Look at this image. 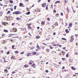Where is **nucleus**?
I'll use <instances>...</instances> for the list:
<instances>
[{
    "instance_id": "1",
    "label": "nucleus",
    "mask_w": 78,
    "mask_h": 78,
    "mask_svg": "<svg viewBox=\"0 0 78 78\" xmlns=\"http://www.w3.org/2000/svg\"><path fill=\"white\" fill-rule=\"evenodd\" d=\"M21 14V13L20 12V11H15L12 13V14L13 15L14 14L16 15H18V14Z\"/></svg>"
},
{
    "instance_id": "2",
    "label": "nucleus",
    "mask_w": 78,
    "mask_h": 78,
    "mask_svg": "<svg viewBox=\"0 0 78 78\" xmlns=\"http://www.w3.org/2000/svg\"><path fill=\"white\" fill-rule=\"evenodd\" d=\"M71 38L70 40V42H72L73 41V40H74V37L73 36L71 37Z\"/></svg>"
},
{
    "instance_id": "3",
    "label": "nucleus",
    "mask_w": 78,
    "mask_h": 78,
    "mask_svg": "<svg viewBox=\"0 0 78 78\" xmlns=\"http://www.w3.org/2000/svg\"><path fill=\"white\" fill-rule=\"evenodd\" d=\"M41 6L42 7H45L46 6V4L45 3L42 4Z\"/></svg>"
},
{
    "instance_id": "4",
    "label": "nucleus",
    "mask_w": 78,
    "mask_h": 78,
    "mask_svg": "<svg viewBox=\"0 0 78 78\" xmlns=\"http://www.w3.org/2000/svg\"><path fill=\"white\" fill-rule=\"evenodd\" d=\"M38 32L39 33V34H42V31L41 30V29H40L39 30H38Z\"/></svg>"
},
{
    "instance_id": "5",
    "label": "nucleus",
    "mask_w": 78,
    "mask_h": 78,
    "mask_svg": "<svg viewBox=\"0 0 78 78\" xmlns=\"http://www.w3.org/2000/svg\"><path fill=\"white\" fill-rule=\"evenodd\" d=\"M50 51V49H46V51L47 53H49Z\"/></svg>"
},
{
    "instance_id": "6",
    "label": "nucleus",
    "mask_w": 78,
    "mask_h": 78,
    "mask_svg": "<svg viewBox=\"0 0 78 78\" xmlns=\"http://www.w3.org/2000/svg\"><path fill=\"white\" fill-rule=\"evenodd\" d=\"M31 67H33V68H36V64L34 63H33L32 66Z\"/></svg>"
},
{
    "instance_id": "7",
    "label": "nucleus",
    "mask_w": 78,
    "mask_h": 78,
    "mask_svg": "<svg viewBox=\"0 0 78 78\" xmlns=\"http://www.w3.org/2000/svg\"><path fill=\"white\" fill-rule=\"evenodd\" d=\"M72 78H78L77 76H76V75H73V76H72Z\"/></svg>"
},
{
    "instance_id": "8",
    "label": "nucleus",
    "mask_w": 78,
    "mask_h": 78,
    "mask_svg": "<svg viewBox=\"0 0 78 78\" xmlns=\"http://www.w3.org/2000/svg\"><path fill=\"white\" fill-rule=\"evenodd\" d=\"M65 32H66V33L67 34V33H69V31L68 30V29H66L65 30Z\"/></svg>"
},
{
    "instance_id": "9",
    "label": "nucleus",
    "mask_w": 78,
    "mask_h": 78,
    "mask_svg": "<svg viewBox=\"0 0 78 78\" xmlns=\"http://www.w3.org/2000/svg\"><path fill=\"white\" fill-rule=\"evenodd\" d=\"M23 4H22V3H20L19 4V6L20 7H22V6H23Z\"/></svg>"
},
{
    "instance_id": "10",
    "label": "nucleus",
    "mask_w": 78,
    "mask_h": 78,
    "mask_svg": "<svg viewBox=\"0 0 78 78\" xmlns=\"http://www.w3.org/2000/svg\"><path fill=\"white\" fill-rule=\"evenodd\" d=\"M69 62H73V59H72V58H70L69 59Z\"/></svg>"
},
{
    "instance_id": "11",
    "label": "nucleus",
    "mask_w": 78,
    "mask_h": 78,
    "mask_svg": "<svg viewBox=\"0 0 78 78\" xmlns=\"http://www.w3.org/2000/svg\"><path fill=\"white\" fill-rule=\"evenodd\" d=\"M29 56H31V53H29L27 55V57H28Z\"/></svg>"
},
{
    "instance_id": "12",
    "label": "nucleus",
    "mask_w": 78,
    "mask_h": 78,
    "mask_svg": "<svg viewBox=\"0 0 78 78\" xmlns=\"http://www.w3.org/2000/svg\"><path fill=\"white\" fill-rule=\"evenodd\" d=\"M16 19L17 20H18V21H19V20H21V19L19 17H17Z\"/></svg>"
},
{
    "instance_id": "13",
    "label": "nucleus",
    "mask_w": 78,
    "mask_h": 78,
    "mask_svg": "<svg viewBox=\"0 0 78 78\" xmlns=\"http://www.w3.org/2000/svg\"><path fill=\"white\" fill-rule=\"evenodd\" d=\"M15 58V56L14 55H12V57H11V59H14Z\"/></svg>"
},
{
    "instance_id": "14",
    "label": "nucleus",
    "mask_w": 78,
    "mask_h": 78,
    "mask_svg": "<svg viewBox=\"0 0 78 78\" xmlns=\"http://www.w3.org/2000/svg\"><path fill=\"white\" fill-rule=\"evenodd\" d=\"M3 14V12L1 11L0 12V16H2V15Z\"/></svg>"
},
{
    "instance_id": "15",
    "label": "nucleus",
    "mask_w": 78,
    "mask_h": 78,
    "mask_svg": "<svg viewBox=\"0 0 78 78\" xmlns=\"http://www.w3.org/2000/svg\"><path fill=\"white\" fill-rule=\"evenodd\" d=\"M54 25H55V27H56V26H58V23L57 22H56Z\"/></svg>"
},
{
    "instance_id": "16",
    "label": "nucleus",
    "mask_w": 78,
    "mask_h": 78,
    "mask_svg": "<svg viewBox=\"0 0 78 78\" xmlns=\"http://www.w3.org/2000/svg\"><path fill=\"white\" fill-rule=\"evenodd\" d=\"M4 32H5V33H8V31L7 30H3Z\"/></svg>"
},
{
    "instance_id": "17",
    "label": "nucleus",
    "mask_w": 78,
    "mask_h": 78,
    "mask_svg": "<svg viewBox=\"0 0 78 78\" xmlns=\"http://www.w3.org/2000/svg\"><path fill=\"white\" fill-rule=\"evenodd\" d=\"M69 53H67L66 55V58H69Z\"/></svg>"
},
{
    "instance_id": "18",
    "label": "nucleus",
    "mask_w": 78,
    "mask_h": 78,
    "mask_svg": "<svg viewBox=\"0 0 78 78\" xmlns=\"http://www.w3.org/2000/svg\"><path fill=\"white\" fill-rule=\"evenodd\" d=\"M71 69H72V70H75V68H74L73 66H72Z\"/></svg>"
},
{
    "instance_id": "19",
    "label": "nucleus",
    "mask_w": 78,
    "mask_h": 78,
    "mask_svg": "<svg viewBox=\"0 0 78 78\" xmlns=\"http://www.w3.org/2000/svg\"><path fill=\"white\" fill-rule=\"evenodd\" d=\"M41 25H44L45 24V21H42L41 23Z\"/></svg>"
},
{
    "instance_id": "20",
    "label": "nucleus",
    "mask_w": 78,
    "mask_h": 78,
    "mask_svg": "<svg viewBox=\"0 0 78 78\" xmlns=\"http://www.w3.org/2000/svg\"><path fill=\"white\" fill-rule=\"evenodd\" d=\"M26 14L27 15H29V14H30V12H28L27 13H26Z\"/></svg>"
},
{
    "instance_id": "21",
    "label": "nucleus",
    "mask_w": 78,
    "mask_h": 78,
    "mask_svg": "<svg viewBox=\"0 0 78 78\" xmlns=\"http://www.w3.org/2000/svg\"><path fill=\"white\" fill-rule=\"evenodd\" d=\"M51 27H52V29H54V28H55V26L54 25V24H53L52 26Z\"/></svg>"
},
{
    "instance_id": "22",
    "label": "nucleus",
    "mask_w": 78,
    "mask_h": 78,
    "mask_svg": "<svg viewBox=\"0 0 78 78\" xmlns=\"http://www.w3.org/2000/svg\"><path fill=\"white\" fill-rule=\"evenodd\" d=\"M69 27H72V24L71 23H70L69 24Z\"/></svg>"
},
{
    "instance_id": "23",
    "label": "nucleus",
    "mask_w": 78,
    "mask_h": 78,
    "mask_svg": "<svg viewBox=\"0 0 78 78\" xmlns=\"http://www.w3.org/2000/svg\"><path fill=\"white\" fill-rule=\"evenodd\" d=\"M28 67V66L27 65H25L24 66V67L25 68H27Z\"/></svg>"
},
{
    "instance_id": "24",
    "label": "nucleus",
    "mask_w": 78,
    "mask_h": 78,
    "mask_svg": "<svg viewBox=\"0 0 78 78\" xmlns=\"http://www.w3.org/2000/svg\"><path fill=\"white\" fill-rule=\"evenodd\" d=\"M40 37V36H36V39H39Z\"/></svg>"
},
{
    "instance_id": "25",
    "label": "nucleus",
    "mask_w": 78,
    "mask_h": 78,
    "mask_svg": "<svg viewBox=\"0 0 78 78\" xmlns=\"http://www.w3.org/2000/svg\"><path fill=\"white\" fill-rule=\"evenodd\" d=\"M59 16V15L58 13H57L55 14V16H56L57 17H58Z\"/></svg>"
},
{
    "instance_id": "26",
    "label": "nucleus",
    "mask_w": 78,
    "mask_h": 78,
    "mask_svg": "<svg viewBox=\"0 0 78 78\" xmlns=\"http://www.w3.org/2000/svg\"><path fill=\"white\" fill-rule=\"evenodd\" d=\"M62 40H64V41H67V39H66V38H62Z\"/></svg>"
},
{
    "instance_id": "27",
    "label": "nucleus",
    "mask_w": 78,
    "mask_h": 78,
    "mask_svg": "<svg viewBox=\"0 0 78 78\" xmlns=\"http://www.w3.org/2000/svg\"><path fill=\"white\" fill-rule=\"evenodd\" d=\"M59 55H65V53H64V52H62V54H61V53H60L59 54Z\"/></svg>"
},
{
    "instance_id": "28",
    "label": "nucleus",
    "mask_w": 78,
    "mask_h": 78,
    "mask_svg": "<svg viewBox=\"0 0 78 78\" xmlns=\"http://www.w3.org/2000/svg\"><path fill=\"white\" fill-rule=\"evenodd\" d=\"M13 30H14L15 32H17V29L14 28Z\"/></svg>"
},
{
    "instance_id": "29",
    "label": "nucleus",
    "mask_w": 78,
    "mask_h": 78,
    "mask_svg": "<svg viewBox=\"0 0 78 78\" xmlns=\"http://www.w3.org/2000/svg\"><path fill=\"white\" fill-rule=\"evenodd\" d=\"M60 3V2L59 1H56L55 2V4H57V3Z\"/></svg>"
},
{
    "instance_id": "30",
    "label": "nucleus",
    "mask_w": 78,
    "mask_h": 78,
    "mask_svg": "<svg viewBox=\"0 0 78 78\" xmlns=\"http://www.w3.org/2000/svg\"><path fill=\"white\" fill-rule=\"evenodd\" d=\"M10 12H11V11H8L6 13V14H9V13H10Z\"/></svg>"
},
{
    "instance_id": "31",
    "label": "nucleus",
    "mask_w": 78,
    "mask_h": 78,
    "mask_svg": "<svg viewBox=\"0 0 78 78\" xmlns=\"http://www.w3.org/2000/svg\"><path fill=\"white\" fill-rule=\"evenodd\" d=\"M62 59L63 61H65V59H66V58H62Z\"/></svg>"
},
{
    "instance_id": "32",
    "label": "nucleus",
    "mask_w": 78,
    "mask_h": 78,
    "mask_svg": "<svg viewBox=\"0 0 78 78\" xmlns=\"http://www.w3.org/2000/svg\"><path fill=\"white\" fill-rule=\"evenodd\" d=\"M11 42H13L14 41V39H11L10 40Z\"/></svg>"
},
{
    "instance_id": "33",
    "label": "nucleus",
    "mask_w": 78,
    "mask_h": 78,
    "mask_svg": "<svg viewBox=\"0 0 78 78\" xmlns=\"http://www.w3.org/2000/svg\"><path fill=\"white\" fill-rule=\"evenodd\" d=\"M10 3H13V1H12V0H10Z\"/></svg>"
},
{
    "instance_id": "34",
    "label": "nucleus",
    "mask_w": 78,
    "mask_h": 78,
    "mask_svg": "<svg viewBox=\"0 0 78 78\" xmlns=\"http://www.w3.org/2000/svg\"><path fill=\"white\" fill-rule=\"evenodd\" d=\"M3 44H5V43H6V42H5V41L3 40Z\"/></svg>"
},
{
    "instance_id": "35",
    "label": "nucleus",
    "mask_w": 78,
    "mask_h": 78,
    "mask_svg": "<svg viewBox=\"0 0 78 78\" xmlns=\"http://www.w3.org/2000/svg\"><path fill=\"white\" fill-rule=\"evenodd\" d=\"M15 53H16L17 54H18V53H19V51H16L15 52Z\"/></svg>"
},
{
    "instance_id": "36",
    "label": "nucleus",
    "mask_w": 78,
    "mask_h": 78,
    "mask_svg": "<svg viewBox=\"0 0 78 78\" xmlns=\"http://www.w3.org/2000/svg\"><path fill=\"white\" fill-rule=\"evenodd\" d=\"M24 53H25L24 51H23L22 52H21L20 53L21 55H23V54H24Z\"/></svg>"
},
{
    "instance_id": "37",
    "label": "nucleus",
    "mask_w": 78,
    "mask_h": 78,
    "mask_svg": "<svg viewBox=\"0 0 78 78\" xmlns=\"http://www.w3.org/2000/svg\"><path fill=\"white\" fill-rule=\"evenodd\" d=\"M31 25V23H30V24H27V26H28V27H30V25Z\"/></svg>"
},
{
    "instance_id": "38",
    "label": "nucleus",
    "mask_w": 78,
    "mask_h": 78,
    "mask_svg": "<svg viewBox=\"0 0 78 78\" xmlns=\"http://www.w3.org/2000/svg\"><path fill=\"white\" fill-rule=\"evenodd\" d=\"M42 0H37V2L38 3H40L41 2V1Z\"/></svg>"
},
{
    "instance_id": "39",
    "label": "nucleus",
    "mask_w": 78,
    "mask_h": 78,
    "mask_svg": "<svg viewBox=\"0 0 78 78\" xmlns=\"http://www.w3.org/2000/svg\"><path fill=\"white\" fill-rule=\"evenodd\" d=\"M67 12H70V11H69V9H67Z\"/></svg>"
},
{
    "instance_id": "40",
    "label": "nucleus",
    "mask_w": 78,
    "mask_h": 78,
    "mask_svg": "<svg viewBox=\"0 0 78 78\" xmlns=\"http://www.w3.org/2000/svg\"><path fill=\"white\" fill-rule=\"evenodd\" d=\"M50 48L51 49H53V47H52L51 46H50Z\"/></svg>"
},
{
    "instance_id": "41",
    "label": "nucleus",
    "mask_w": 78,
    "mask_h": 78,
    "mask_svg": "<svg viewBox=\"0 0 78 78\" xmlns=\"http://www.w3.org/2000/svg\"><path fill=\"white\" fill-rule=\"evenodd\" d=\"M50 19L49 18H47V20H48V21H50Z\"/></svg>"
},
{
    "instance_id": "42",
    "label": "nucleus",
    "mask_w": 78,
    "mask_h": 78,
    "mask_svg": "<svg viewBox=\"0 0 78 78\" xmlns=\"http://www.w3.org/2000/svg\"><path fill=\"white\" fill-rule=\"evenodd\" d=\"M5 72H6V73H8V70H7L6 69H5L4 70Z\"/></svg>"
},
{
    "instance_id": "43",
    "label": "nucleus",
    "mask_w": 78,
    "mask_h": 78,
    "mask_svg": "<svg viewBox=\"0 0 78 78\" xmlns=\"http://www.w3.org/2000/svg\"><path fill=\"white\" fill-rule=\"evenodd\" d=\"M16 8H17V6H15L14 7V9H16Z\"/></svg>"
},
{
    "instance_id": "44",
    "label": "nucleus",
    "mask_w": 78,
    "mask_h": 78,
    "mask_svg": "<svg viewBox=\"0 0 78 78\" xmlns=\"http://www.w3.org/2000/svg\"><path fill=\"white\" fill-rule=\"evenodd\" d=\"M10 10H11V11H13V9H12V8H10Z\"/></svg>"
},
{
    "instance_id": "45",
    "label": "nucleus",
    "mask_w": 78,
    "mask_h": 78,
    "mask_svg": "<svg viewBox=\"0 0 78 78\" xmlns=\"http://www.w3.org/2000/svg\"><path fill=\"white\" fill-rule=\"evenodd\" d=\"M53 12L55 13H56V11L55 10H54Z\"/></svg>"
},
{
    "instance_id": "46",
    "label": "nucleus",
    "mask_w": 78,
    "mask_h": 78,
    "mask_svg": "<svg viewBox=\"0 0 78 78\" xmlns=\"http://www.w3.org/2000/svg\"><path fill=\"white\" fill-rule=\"evenodd\" d=\"M22 30L23 31H26V29H25V28H23V29Z\"/></svg>"
},
{
    "instance_id": "47",
    "label": "nucleus",
    "mask_w": 78,
    "mask_h": 78,
    "mask_svg": "<svg viewBox=\"0 0 78 78\" xmlns=\"http://www.w3.org/2000/svg\"><path fill=\"white\" fill-rule=\"evenodd\" d=\"M37 53V52H34L33 53V55H36Z\"/></svg>"
},
{
    "instance_id": "48",
    "label": "nucleus",
    "mask_w": 78,
    "mask_h": 78,
    "mask_svg": "<svg viewBox=\"0 0 78 78\" xmlns=\"http://www.w3.org/2000/svg\"><path fill=\"white\" fill-rule=\"evenodd\" d=\"M12 49H14V45H12Z\"/></svg>"
},
{
    "instance_id": "49",
    "label": "nucleus",
    "mask_w": 78,
    "mask_h": 78,
    "mask_svg": "<svg viewBox=\"0 0 78 78\" xmlns=\"http://www.w3.org/2000/svg\"><path fill=\"white\" fill-rule=\"evenodd\" d=\"M51 8L52 9H53V4L51 5Z\"/></svg>"
},
{
    "instance_id": "50",
    "label": "nucleus",
    "mask_w": 78,
    "mask_h": 78,
    "mask_svg": "<svg viewBox=\"0 0 78 78\" xmlns=\"http://www.w3.org/2000/svg\"><path fill=\"white\" fill-rule=\"evenodd\" d=\"M75 55H77L78 54V53H77V52H75V53H74Z\"/></svg>"
},
{
    "instance_id": "51",
    "label": "nucleus",
    "mask_w": 78,
    "mask_h": 78,
    "mask_svg": "<svg viewBox=\"0 0 78 78\" xmlns=\"http://www.w3.org/2000/svg\"><path fill=\"white\" fill-rule=\"evenodd\" d=\"M28 28L29 29H32V28L30 26H28Z\"/></svg>"
},
{
    "instance_id": "52",
    "label": "nucleus",
    "mask_w": 78,
    "mask_h": 78,
    "mask_svg": "<svg viewBox=\"0 0 78 78\" xmlns=\"http://www.w3.org/2000/svg\"><path fill=\"white\" fill-rule=\"evenodd\" d=\"M10 52L9 51L7 52V55H9Z\"/></svg>"
},
{
    "instance_id": "53",
    "label": "nucleus",
    "mask_w": 78,
    "mask_h": 78,
    "mask_svg": "<svg viewBox=\"0 0 78 78\" xmlns=\"http://www.w3.org/2000/svg\"><path fill=\"white\" fill-rule=\"evenodd\" d=\"M32 62H30L29 64H30V65H31V64H32Z\"/></svg>"
},
{
    "instance_id": "54",
    "label": "nucleus",
    "mask_w": 78,
    "mask_h": 78,
    "mask_svg": "<svg viewBox=\"0 0 78 78\" xmlns=\"http://www.w3.org/2000/svg\"><path fill=\"white\" fill-rule=\"evenodd\" d=\"M30 62H32V63H33L34 62V61H32V60H30Z\"/></svg>"
},
{
    "instance_id": "55",
    "label": "nucleus",
    "mask_w": 78,
    "mask_h": 78,
    "mask_svg": "<svg viewBox=\"0 0 78 78\" xmlns=\"http://www.w3.org/2000/svg\"><path fill=\"white\" fill-rule=\"evenodd\" d=\"M37 48H40V47H39V45H37Z\"/></svg>"
},
{
    "instance_id": "56",
    "label": "nucleus",
    "mask_w": 78,
    "mask_h": 78,
    "mask_svg": "<svg viewBox=\"0 0 78 78\" xmlns=\"http://www.w3.org/2000/svg\"><path fill=\"white\" fill-rule=\"evenodd\" d=\"M45 47H42V50H44V48H45Z\"/></svg>"
},
{
    "instance_id": "57",
    "label": "nucleus",
    "mask_w": 78,
    "mask_h": 78,
    "mask_svg": "<svg viewBox=\"0 0 78 78\" xmlns=\"http://www.w3.org/2000/svg\"><path fill=\"white\" fill-rule=\"evenodd\" d=\"M61 16H63V13H62V12H61Z\"/></svg>"
},
{
    "instance_id": "58",
    "label": "nucleus",
    "mask_w": 78,
    "mask_h": 78,
    "mask_svg": "<svg viewBox=\"0 0 78 78\" xmlns=\"http://www.w3.org/2000/svg\"><path fill=\"white\" fill-rule=\"evenodd\" d=\"M46 10H48V6H47L46 7Z\"/></svg>"
},
{
    "instance_id": "59",
    "label": "nucleus",
    "mask_w": 78,
    "mask_h": 78,
    "mask_svg": "<svg viewBox=\"0 0 78 78\" xmlns=\"http://www.w3.org/2000/svg\"><path fill=\"white\" fill-rule=\"evenodd\" d=\"M29 9H29V8H27V11H29Z\"/></svg>"
},
{
    "instance_id": "60",
    "label": "nucleus",
    "mask_w": 78,
    "mask_h": 78,
    "mask_svg": "<svg viewBox=\"0 0 78 78\" xmlns=\"http://www.w3.org/2000/svg\"><path fill=\"white\" fill-rule=\"evenodd\" d=\"M59 64L60 65V64H61V62H59Z\"/></svg>"
},
{
    "instance_id": "61",
    "label": "nucleus",
    "mask_w": 78,
    "mask_h": 78,
    "mask_svg": "<svg viewBox=\"0 0 78 78\" xmlns=\"http://www.w3.org/2000/svg\"><path fill=\"white\" fill-rule=\"evenodd\" d=\"M52 45H53V46H55H55H56V44H54Z\"/></svg>"
},
{
    "instance_id": "62",
    "label": "nucleus",
    "mask_w": 78,
    "mask_h": 78,
    "mask_svg": "<svg viewBox=\"0 0 78 78\" xmlns=\"http://www.w3.org/2000/svg\"><path fill=\"white\" fill-rule=\"evenodd\" d=\"M46 73H48V70H46Z\"/></svg>"
},
{
    "instance_id": "63",
    "label": "nucleus",
    "mask_w": 78,
    "mask_h": 78,
    "mask_svg": "<svg viewBox=\"0 0 78 78\" xmlns=\"http://www.w3.org/2000/svg\"><path fill=\"white\" fill-rule=\"evenodd\" d=\"M10 67H7V69H8V70H9V69H10Z\"/></svg>"
},
{
    "instance_id": "64",
    "label": "nucleus",
    "mask_w": 78,
    "mask_h": 78,
    "mask_svg": "<svg viewBox=\"0 0 78 78\" xmlns=\"http://www.w3.org/2000/svg\"><path fill=\"white\" fill-rule=\"evenodd\" d=\"M53 35H55V34H56V33L55 32L53 33Z\"/></svg>"
}]
</instances>
